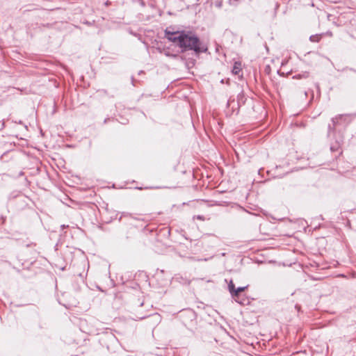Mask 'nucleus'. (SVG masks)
<instances>
[{
  "label": "nucleus",
  "instance_id": "6",
  "mask_svg": "<svg viewBox=\"0 0 356 356\" xmlns=\"http://www.w3.org/2000/svg\"><path fill=\"white\" fill-rule=\"evenodd\" d=\"M193 218H196V219L202 220V221L205 220V217L204 216H201V215L195 216L193 217Z\"/></svg>",
  "mask_w": 356,
  "mask_h": 356
},
{
  "label": "nucleus",
  "instance_id": "8",
  "mask_svg": "<svg viewBox=\"0 0 356 356\" xmlns=\"http://www.w3.org/2000/svg\"><path fill=\"white\" fill-rule=\"evenodd\" d=\"M3 128H4V122H3L1 124L0 129H3Z\"/></svg>",
  "mask_w": 356,
  "mask_h": 356
},
{
  "label": "nucleus",
  "instance_id": "7",
  "mask_svg": "<svg viewBox=\"0 0 356 356\" xmlns=\"http://www.w3.org/2000/svg\"><path fill=\"white\" fill-rule=\"evenodd\" d=\"M238 0H229V3L231 6H236Z\"/></svg>",
  "mask_w": 356,
  "mask_h": 356
},
{
  "label": "nucleus",
  "instance_id": "1",
  "mask_svg": "<svg viewBox=\"0 0 356 356\" xmlns=\"http://www.w3.org/2000/svg\"><path fill=\"white\" fill-rule=\"evenodd\" d=\"M165 38L176 44L181 52L193 51L198 54L207 51V47L202 44L196 34L191 31H171L170 28H167L165 30Z\"/></svg>",
  "mask_w": 356,
  "mask_h": 356
},
{
  "label": "nucleus",
  "instance_id": "4",
  "mask_svg": "<svg viewBox=\"0 0 356 356\" xmlns=\"http://www.w3.org/2000/svg\"><path fill=\"white\" fill-rule=\"evenodd\" d=\"M228 290L229 292L230 293L231 296L232 297L234 291L236 290L235 285L232 280H230L229 282L228 283Z\"/></svg>",
  "mask_w": 356,
  "mask_h": 356
},
{
  "label": "nucleus",
  "instance_id": "9",
  "mask_svg": "<svg viewBox=\"0 0 356 356\" xmlns=\"http://www.w3.org/2000/svg\"><path fill=\"white\" fill-rule=\"evenodd\" d=\"M309 40H311V41H312V35H311V36H309Z\"/></svg>",
  "mask_w": 356,
  "mask_h": 356
},
{
  "label": "nucleus",
  "instance_id": "5",
  "mask_svg": "<svg viewBox=\"0 0 356 356\" xmlns=\"http://www.w3.org/2000/svg\"><path fill=\"white\" fill-rule=\"evenodd\" d=\"M223 0H216L214 2V6L217 8H221L222 7Z\"/></svg>",
  "mask_w": 356,
  "mask_h": 356
},
{
  "label": "nucleus",
  "instance_id": "3",
  "mask_svg": "<svg viewBox=\"0 0 356 356\" xmlns=\"http://www.w3.org/2000/svg\"><path fill=\"white\" fill-rule=\"evenodd\" d=\"M241 71V63L239 61H236L234 63L232 73L236 75H238L240 72Z\"/></svg>",
  "mask_w": 356,
  "mask_h": 356
},
{
  "label": "nucleus",
  "instance_id": "2",
  "mask_svg": "<svg viewBox=\"0 0 356 356\" xmlns=\"http://www.w3.org/2000/svg\"><path fill=\"white\" fill-rule=\"evenodd\" d=\"M249 285H246L245 286H240L236 288V290L234 291V294L232 296V298L238 303L241 305L244 304V301L245 300L244 298H241L240 293L244 291L245 289L248 288Z\"/></svg>",
  "mask_w": 356,
  "mask_h": 356
}]
</instances>
